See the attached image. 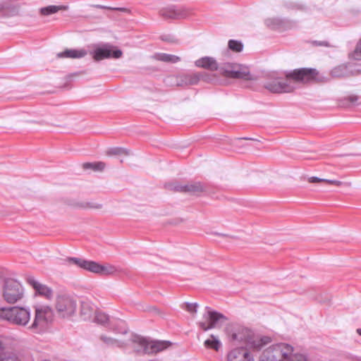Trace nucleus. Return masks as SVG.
Returning <instances> with one entry per match:
<instances>
[{
    "label": "nucleus",
    "instance_id": "f257e3e1",
    "mask_svg": "<svg viewBox=\"0 0 361 361\" xmlns=\"http://www.w3.org/2000/svg\"><path fill=\"white\" fill-rule=\"evenodd\" d=\"M317 74L318 71L315 68H301L295 69L288 73L286 78L284 79L276 78L267 82L264 84V87L273 93L291 92L295 88L293 80L295 81L308 82L314 80Z\"/></svg>",
    "mask_w": 361,
    "mask_h": 361
},
{
    "label": "nucleus",
    "instance_id": "f03ea898",
    "mask_svg": "<svg viewBox=\"0 0 361 361\" xmlns=\"http://www.w3.org/2000/svg\"><path fill=\"white\" fill-rule=\"evenodd\" d=\"M294 348L292 345L279 343L271 345L265 349L261 354L259 361H309L302 354H293Z\"/></svg>",
    "mask_w": 361,
    "mask_h": 361
},
{
    "label": "nucleus",
    "instance_id": "7ed1b4c3",
    "mask_svg": "<svg viewBox=\"0 0 361 361\" xmlns=\"http://www.w3.org/2000/svg\"><path fill=\"white\" fill-rule=\"evenodd\" d=\"M0 319L13 325L25 326L30 322V310L29 307L19 306L1 307Z\"/></svg>",
    "mask_w": 361,
    "mask_h": 361
},
{
    "label": "nucleus",
    "instance_id": "20e7f679",
    "mask_svg": "<svg viewBox=\"0 0 361 361\" xmlns=\"http://www.w3.org/2000/svg\"><path fill=\"white\" fill-rule=\"evenodd\" d=\"M130 341L135 351L142 354L157 353L167 348L171 344L169 341H152L137 335L133 336Z\"/></svg>",
    "mask_w": 361,
    "mask_h": 361
},
{
    "label": "nucleus",
    "instance_id": "39448f33",
    "mask_svg": "<svg viewBox=\"0 0 361 361\" xmlns=\"http://www.w3.org/2000/svg\"><path fill=\"white\" fill-rule=\"evenodd\" d=\"M54 317L53 310L47 305H38L35 307V317L32 323L28 327L30 330L36 334L45 331Z\"/></svg>",
    "mask_w": 361,
    "mask_h": 361
},
{
    "label": "nucleus",
    "instance_id": "423d86ee",
    "mask_svg": "<svg viewBox=\"0 0 361 361\" xmlns=\"http://www.w3.org/2000/svg\"><path fill=\"white\" fill-rule=\"evenodd\" d=\"M233 341H244L246 345L250 348L260 349L264 345L271 343V339L269 336H256L254 333L248 329H242L232 334Z\"/></svg>",
    "mask_w": 361,
    "mask_h": 361
},
{
    "label": "nucleus",
    "instance_id": "0eeeda50",
    "mask_svg": "<svg viewBox=\"0 0 361 361\" xmlns=\"http://www.w3.org/2000/svg\"><path fill=\"white\" fill-rule=\"evenodd\" d=\"M66 262L68 264H74L84 270L99 274H111L116 271V268L111 265H102L96 262L87 260L79 257H68Z\"/></svg>",
    "mask_w": 361,
    "mask_h": 361
},
{
    "label": "nucleus",
    "instance_id": "6e6552de",
    "mask_svg": "<svg viewBox=\"0 0 361 361\" xmlns=\"http://www.w3.org/2000/svg\"><path fill=\"white\" fill-rule=\"evenodd\" d=\"M24 293V288L18 281L12 278L4 279L2 296L7 303L14 304L21 300Z\"/></svg>",
    "mask_w": 361,
    "mask_h": 361
},
{
    "label": "nucleus",
    "instance_id": "1a4fd4ad",
    "mask_svg": "<svg viewBox=\"0 0 361 361\" xmlns=\"http://www.w3.org/2000/svg\"><path fill=\"white\" fill-rule=\"evenodd\" d=\"M206 312L203 314L205 322L199 323L200 327L204 331L209 329L219 327L223 322L226 320V317L221 313L212 310L209 307H206Z\"/></svg>",
    "mask_w": 361,
    "mask_h": 361
},
{
    "label": "nucleus",
    "instance_id": "9d476101",
    "mask_svg": "<svg viewBox=\"0 0 361 361\" xmlns=\"http://www.w3.org/2000/svg\"><path fill=\"white\" fill-rule=\"evenodd\" d=\"M94 321L102 325H107L116 334H126L127 329L124 327V322L120 319H110L108 314L102 312H97L95 314Z\"/></svg>",
    "mask_w": 361,
    "mask_h": 361
},
{
    "label": "nucleus",
    "instance_id": "9b49d317",
    "mask_svg": "<svg viewBox=\"0 0 361 361\" xmlns=\"http://www.w3.org/2000/svg\"><path fill=\"white\" fill-rule=\"evenodd\" d=\"M232 338V336H231ZM234 344H239L240 346L233 348L227 355L228 361H255L252 355L249 353V346L246 345L244 341H233Z\"/></svg>",
    "mask_w": 361,
    "mask_h": 361
},
{
    "label": "nucleus",
    "instance_id": "f8f14e48",
    "mask_svg": "<svg viewBox=\"0 0 361 361\" xmlns=\"http://www.w3.org/2000/svg\"><path fill=\"white\" fill-rule=\"evenodd\" d=\"M95 61H101L104 59H119L122 56V51L114 47L105 44L97 47L92 52Z\"/></svg>",
    "mask_w": 361,
    "mask_h": 361
},
{
    "label": "nucleus",
    "instance_id": "ddd939ff",
    "mask_svg": "<svg viewBox=\"0 0 361 361\" xmlns=\"http://www.w3.org/2000/svg\"><path fill=\"white\" fill-rule=\"evenodd\" d=\"M56 308L63 317H68L73 314L76 310V302L70 296L61 295L56 299Z\"/></svg>",
    "mask_w": 361,
    "mask_h": 361
},
{
    "label": "nucleus",
    "instance_id": "4468645a",
    "mask_svg": "<svg viewBox=\"0 0 361 361\" xmlns=\"http://www.w3.org/2000/svg\"><path fill=\"white\" fill-rule=\"evenodd\" d=\"M226 77L233 78H245L248 74L240 69V66L237 63H219V68L216 70Z\"/></svg>",
    "mask_w": 361,
    "mask_h": 361
},
{
    "label": "nucleus",
    "instance_id": "2eb2a0df",
    "mask_svg": "<svg viewBox=\"0 0 361 361\" xmlns=\"http://www.w3.org/2000/svg\"><path fill=\"white\" fill-rule=\"evenodd\" d=\"M190 11L180 6H171L161 11V15L165 18L180 19L188 16Z\"/></svg>",
    "mask_w": 361,
    "mask_h": 361
},
{
    "label": "nucleus",
    "instance_id": "dca6fc26",
    "mask_svg": "<svg viewBox=\"0 0 361 361\" xmlns=\"http://www.w3.org/2000/svg\"><path fill=\"white\" fill-rule=\"evenodd\" d=\"M27 283L32 287L35 293L39 295L44 296L46 298L49 299L53 295L52 290L47 286L39 283L32 276H27L26 277Z\"/></svg>",
    "mask_w": 361,
    "mask_h": 361
},
{
    "label": "nucleus",
    "instance_id": "f3484780",
    "mask_svg": "<svg viewBox=\"0 0 361 361\" xmlns=\"http://www.w3.org/2000/svg\"><path fill=\"white\" fill-rule=\"evenodd\" d=\"M226 141L229 142L233 149L240 153H243L246 150H249L252 147L255 142L249 137H235L233 139L226 138Z\"/></svg>",
    "mask_w": 361,
    "mask_h": 361
},
{
    "label": "nucleus",
    "instance_id": "a211bd4d",
    "mask_svg": "<svg viewBox=\"0 0 361 361\" xmlns=\"http://www.w3.org/2000/svg\"><path fill=\"white\" fill-rule=\"evenodd\" d=\"M171 188L177 192H188L192 195H198L204 190L203 185L200 182H195L185 185L176 184L171 185Z\"/></svg>",
    "mask_w": 361,
    "mask_h": 361
},
{
    "label": "nucleus",
    "instance_id": "6ab92c4d",
    "mask_svg": "<svg viewBox=\"0 0 361 361\" xmlns=\"http://www.w3.org/2000/svg\"><path fill=\"white\" fill-rule=\"evenodd\" d=\"M197 67L207 69L212 71H216L219 68V63L216 59L210 56H204L195 61Z\"/></svg>",
    "mask_w": 361,
    "mask_h": 361
},
{
    "label": "nucleus",
    "instance_id": "aec40b11",
    "mask_svg": "<svg viewBox=\"0 0 361 361\" xmlns=\"http://www.w3.org/2000/svg\"><path fill=\"white\" fill-rule=\"evenodd\" d=\"M106 154L109 157H118L135 156V154L130 149L121 147H114L109 148L106 150Z\"/></svg>",
    "mask_w": 361,
    "mask_h": 361
},
{
    "label": "nucleus",
    "instance_id": "412c9836",
    "mask_svg": "<svg viewBox=\"0 0 361 361\" xmlns=\"http://www.w3.org/2000/svg\"><path fill=\"white\" fill-rule=\"evenodd\" d=\"M87 54L85 49H66L63 51L57 54L58 58H71V59H80Z\"/></svg>",
    "mask_w": 361,
    "mask_h": 361
},
{
    "label": "nucleus",
    "instance_id": "4be33fe9",
    "mask_svg": "<svg viewBox=\"0 0 361 361\" xmlns=\"http://www.w3.org/2000/svg\"><path fill=\"white\" fill-rule=\"evenodd\" d=\"M203 73H192L183 75V81L187 85H196L203 78Z\"/></svg>",
    "mask_w": 361,
    "mask_h": 361
},
{
    "label": "nucleus",
    "instance_id": "5701e85b",
    "mask_svg": "<svg viewBox=\"0 0 361 361\" xmlns=\"http://www.w3.org/2000/svg\"><path fill=\"white\" fill-rule=\"evenodd\" d=\"M68 6H55V5H51L46 7H43L40 9V13L42 15L44 16H49L53 13H55L61 10H67Z\"/></svg>",
    "mask_w": 361,
    "mask_h": 361
},
{
    "label": "nucleus",
    "instance_id": "b1692460",
    "mask_svg": "<svg viewBox=\"0 0 361 361\" xmlns=\"http://www.w3.org/2000/svg\"><path fill=\"white\" fill-rule=\"evenodd\" d=\"M331 75L333 78H347V67L346 63L345 64H341L339 66H337L334 67L331 71Z\"/></svg>",
    "mask_w": 361,
    "mask_h": 361
},
{
    "label": "nucleus",
    "instance_id": "393cba45",
    "mask_svg": "<svg viewBox=\"0 0 361 361\" xmlns=\"http://www.w3.org/2000/svg\"><path fill=\"white\" fill-rule=\"evenodd\" d=\"M210 337H211V338L207 339L204 341L205 347L207 348L214 349L216 351L219 350V349L221 346V341H219V339L218 338L217 336H216L213 334H212Z\"/></svg>",
    "mask_w": 361,
    "mask_h": 361
},
{
    "label": "nucleus",
    "instance_id": "a878e982",
    "mask_svg": "<svg viewBox=\"0 0 361 361\" xmlns=\"http://www.w3.org/2000/svg\"><path fill=\"white\" fill-rule=\"evenodd\" d=\"M265 25L271 29L276 30L280 29L283 25V20L279 18H267L264 21Z\"/></svg>",
    "mask_w": 361,
    "mask_h": 361
},
{
    "label": "nucleus",
    "instance_id": "bb28decb",
    "mask_svg": "<svg viewBox=\"0 0 361 361\" xmlns=\"http://www.w3.org/2000/svg\"><path fill=\"white\" fill-rule=\"evenodd\" d=\"M105 167V164L102 161L86 162L83 164V169L85 170H92L94 171H102Z\"/></svg>",
    "mask_w": 361,
    "mask_h": 361
},
{
    "label": "nucleus",
    "instance_id": "cd10ccee",
    "mask_svg": "<svg viewBox=\"0 0 361 361\" xmlns=\"http://www.w3.org/2000/svg\"><path fill=\"white\" fill-rule=\"evenodd\" d=\"M157 59L159 61H164V62H170V63H177L180 61V59L179 56H177L176 55L173 54H158L157 56Z\"/></svg>",
    "mask_w": 361,
    "mask_h": 361
},
{
    "label": "nucleus",
    "instance_id": "c85d7f7f",
    "mask_svg": "<svg viewBox=\"0 0 361 361\" xmlns=\"http://www.w3.org/2000/svg\"><path fill=\"white\" fill-rule=\"evenodd\" d=\"M348 77L361 74V64L346 63Z\"/></svg>",
    "mask_w": 361,
    "mask_h": 361
},
{
    "label": "nucleus",
    "instance_id": "c756f323",
    "mask_svg": "<svg viewBox=\"0 0 361 361\" xmlns=\"http://www.w3.org/2000/svg\"><path fill=\"white\" fill-rule=\"evenodd\" d=\"M101 340L109 346L123 347L125 345V343L121 341L106 336H102Z\"/></svg>",
    "mask_w": 361,
    "mask_h": 361
},
{
    "label": "nucleus",
    "instance_id": "7c9ffc66",
    "mask_svg": "<svg viewBox=\"0 0 361 361\" xmlns=\"http://www.w3.org/2000/svg\"><path fill=\"white\" fill-rule=\"evenodd\" d=\"M228 48L235 52H240L243 49V44L240 41L230 39L228 43Z\"/></svg>",
    "mask_w": 361,
    "mask_h": 361
},
{
    "label": "nucleus",
    "instance_id": "2f4dec72",
    "mask_svg": "<svg viewBox=\"0 0 361 361\" xmlns=\"http://www.w3.org/2000/svg\"><path fill=\"white\" fill-rule=\"evenodd\" d=\"M350 58L360 61L361 60V39L359 40L358 43L357 44V46L353 51V52L350 54Z\"/></svg>",
    "mask_w": 361,
    "mask_h": 361
},
{
    "label": "nucleus",
    "instance_id": "473e14b6",
    "mask_svg": "<svg viewBox=\"0 0 361 361\" xmlns=\"http://www.w3.org/2000/svg\"><path fill=\"white\" fill-rule=\"evenodd\" d=\"M184 305H185V310L189 312H197V307H198V305L197 303L195 302V303H190V302H186L184 303Z\"/></svg>",
    "mask_w": 361,
    "mask_h": 361
},
{
    "label": "nucleus",
    "instance_id": "72a5a7b5",
    "mask_svg": "<svg viewBox=\"0 0 361 361\" xmlns=\"http://www.w3.org/2000/svg\"><path fill=\"white\" fill-rule=\"evenodd\" d=\"M102 204L99 203L94 202H85L80 204L81 207L83 208H92V209H100L102 208Z\"/></svg>",
    "mask_w": 361,
    "mask_h": 361
},
{
    "label": "nucleus",
    "instance_id": "f704fd0d",
    "mask_svg": "<svg viewBox=\"0 0 361 361\" xmlns=\"http://www.w3.org/2000/svg\"><path fill=\"white\" fill-rule=\"evenodd\" d=\"M0 361H20V360L16 355H4L1 356Z\"/></svg>",
    "mask_w": 361,
    "mask_h": 361
},
{
    "label": "nucleus",
    "instance_id": "c9c22d12",
    "mask_svg": "<svg viewBox=\"0 0 361 361\" xmlns=\"http://www.w3.org/2000/svg\"><path fill=\"white\" fill-rule=\"evenodd\" d=\"M324 180H326V178H320L316 176H312L308 178V181L312 183H316L319 182L324 183Z\"/></svg>",
    "mask_w": 361,
    "mask_h": 361
},
{
    "label": "nucleus",
    "instance_id": "e433bc0d",
    "mask_svg": "<svg viewBox=\"0 0 361 361\" xmlns=\"http://www.w3.org/2000/svg\"><path fill=\"white\" fill-rule=\"evenodd\" d=\"M324 183H326L330 185H336V186H340L342 185L341 181L337 180H331V179H326V180H324Z\"/></svg>",
    "mask_w": 361,
    "mask_h": 361
},
{
    "label": "nucleus",
    "instance_id": "4c0bfd02",
    "mask_svg": "<svg viewBox=\"0 0 361 361\" xmlns=\"http://www.w3.org/2000/svg\"><path fill=\"white\" fill-rule=\"evenodd\" d=\"M75 153L73 154V156H90V154L85 153L84 149H73Z\"/></svg>",
    "mask_w": 361,
    "mask_h": 361
},
{
    "label": "nucleus",
    "instance_id": "58836bf2",
    "mask_svg": "<svg viewBox=\"0 0 361 361\" xmlns=\"http://www.w3.org/2000/svg\"><path fill=\"white\" fill-rule=\"evenodd\" d=\"M6 4H0V16H5L6 14Z\"/></svg>",
    "mask_w": 361,
    "mask_h": 361
},
{
    "label": "nucleus",
    "instance_id": "ea45409f",
    "mask_svg": "<svg viewBox=\"0 0 361 361\" xmlns=\"http://www.w3.org/2000/svg\"><path fill=\"white\" fill-rule=\"evenodd\" d=\"M314 44L317 46L329 47V43L326 41H314Z\"/></svg>",
    "mask_w": 361,
    "mask_h": 361
},
{
    "label": "nucleus",
    "instance_id": "a19ab883",
    "mask_svg": "<svg viewBox=\"0 0 361 361\" xmlns=\"http://www.w3.org/2000/svg\"><path fill=\"white\" fill-rule=\"evenodd\" d=\"M161 39L163 41L166 42H173V37L171 35H163L161 36Z\"/></svg>",
    "mask_w": 361,
    "mask_h": 361
},
{
    "label": "nucleus",
    "instance_id": "79ce46f5",
    "mask_svg": "<svg viewBox=\"0 0 361 361\" xmlns=\"http://www.w3.org/2000/svg\"><path fill=\"white\" fill-rule=\"evenodd\" d=\"M95 6L97 7V8H109V9H111V10H122V8H109V7H106V6H101V5H97Z\"/></svg>",
    "mask_w": 361,
    "mask_h": 361
},
{
    "label": "nucleus",
    "instance_id": "37998d69",
    "mask_svg": "<svg viewBox=\"0 0 361 361\" xmlns=\"http://www.w3.org/2000/svg\"><path fill=\"white\" fill-rule=\"evenodd\" d=\"M350 100H351V102L356 101L357 100V97H350Z\"/></svg>",
    "mask_w": 361,
    "mask_h": 361
},
{
    "label": "nucleus",
    "instance_id": "c03bdc74",
    "mask_svg": "<svg viewBox=\"0 0 361 361\" xmlns=\"http://www.w3.org/2000/svg\"><path fill=\"white\" fill-rule=\"evenodd\" d=\"M357 333L360 336H361V329H357Z\"/></svg>",
    "mask_w": 361,
    "mask_h": 361
}]
</instances>
